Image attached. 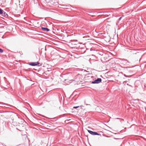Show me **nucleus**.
Instances as JSON below:
<instances>
[{
    "label": "nucleus",
    "instance_id": "obj_1",
    "mask_svg": "<svg viewBox=\"0 0 146 146\" xmlns=\"http://www.w3.org/2000/svg\"><path fill=\"white\" fill-rule=\"evenodd\" d=\"M102 81V79L101 78H98L94 81H92L91 83L92 84H98L100 83Z\"/></svg>",
    "mask_w": 146,
    "mask_h": 146
},
{
    "label": "nucleus",
    "instance_id": "obj_2",
    "mask_svg": "<svg viewBox=\"0 0 146 146\" xmlns=\"http://www.w3.org/2000/svg\"><path fill=\"white\" fill-rule=\"evenodd\" d=\"M122 63L124 65H128L131 63L127 60L122 59L121 61Z\"/></svg>",
    "mask_w": 146,
    "mask_h": 146
},
{
    "label": "nucleus",
    "instance_id": "obj_3",
    "mask_svg": "<svg viewBox=\"0 0 146 146\" xmlns=\"http://www.w3.org/2000/svg\"><path fill=\"white\" fill-rule=\"evenodd\" d=\"M88 132L92 135H100V134L98 133L97 132H94L90 130H88Z\"/></svg>",
    "mask_w": 146,
    "mask_h": 146
},
{
    "label": "nucleus",
    "instance_id": "obj_4",
    "mask_svg": "<svg viewBox=\"0 0 146 146\" xmlns=\"http://www.w3.org/2000/svg\"><path fill=\"white\" fill-rule=\"evenodd\" d=\"M39 64L40 63L38 62H31L29 63V65L33 66H36Z\"/></svg>",
    "mask_w": 146,
    "mask_h": 146
},
{
    "label": "nucleus",
    "instance_id": "obj_5",
    "mask_svg": "<svg viewBox=\"0 0 146 146\" xmlns=\"http://www.w3.org/2000/svg\"><path fill=\"white\" fill-rule=\"evenodd\" d=\"M41 29L42 30L44 31L48 32L50 31L49 29L46 27H42Z\"/></svg>",
    "mask_w": 146,
    "mask_h": 146
},
{
    "label": "nucleus",
    "instance_id": "obj_6",
    "mask_svg": "<svg viewBox=\"0 0 146 146\" xmlns=\"http://www.w3.org/2000/svg\"><path fill=\"white\" fill-rule=\"evenodd\" d=\"M1 15L2 16L4 17H7L8 16V14L4 11L3 12V13H2V14H1Z\"/></svg>",
    "mask_w": 146,
    "mask_h": 146
},
{
    "label": "nucleus",
    "instance_id": "obj_7",
    "mask_svg": "<svg viewBox=\"0 0 146 146\" xmlns=\"http://www.w3.org/2000/svg\"><path fill=\"white\" fill-rule=\"evenodd\" d=\"M2 104L4 105V107H8V106H10V107L11 106V105H10L9 104Z\"/></svg>",
    "mask_w": 146,
    "mask_h": 146
},
{
    "label": "nucleus",
    "instance_id": "obj_8",
    "mask_svg": "<svg viewBox=\"0 0 146 146\" xmlns=\"http://www.w3.org/2000/svg\"><path fill=\"white\" fill-rule=\"evenodd\" d=\"M4 11L1 8H0V15H1L3 13Z\"/></svg>",
    "mask_w": 146,
    "mask_h": 146
},
{
    "label": "nucleus",
    "instance_id": "obj_9",
    "mask_svg": "<svg viewBox=\"0 0 146 146\" xmlns=\"http://www.w3.org/2000/svg\"><path fill=\"white\" fill-rule=\"evenodd\" d=\"M131 52H132L133 54H136V52H137L135 50H133L131 51Z\"/></svg>",
    "mask_w": 146,
    "mask_h": 146
},
{
    "label": "nucleus",
    "instance_id": "obj_10",
    "mask_svg": "<svg viewBox=\"0 0 146 146\" xmlns=\"http://www.w3.org/2000/svg\"><path fill=\"white\" fill-rule=\"evenodd\" d=\"M3 52V50L1 48H0V53H2Z\"/></svg>",
    "mask_w": 146,
    "mask_h": 146
},
{
    "label": "nucleus",
    "instance_id": "obj_11",
    "mask_svg": "<svg viewBox=\"0 0 146 146\" xmlns=\"http://www.w3.org/2000/svg\"><path fill=\"white\" fill-rule=\"evenodd\" d=\"M79 106H74L73 107V108H78Z\"/></svg>",
    "mask_w": 146,
    "mask_h": 146
},
{
    "label": "nucleus",
    "instance_id": "obj_12",
    "mask_svg": "<svg viewBox=\"0 0 146 146\" xmlns=\"http://www.w3.org/2000/svg\"><path fill=\"white\" fill-rule=\"evenodd\" d=\"M122 18V17H120L119 18V21Z\"/></svg>",
    "mask_w": 146,
    "mask_h": 146
},
{
    "label": "nucleus",
    "instance_id": "obj_13",
    "mask_svg": "<svg viewBox=\"0 0 146 146\" xmlns=\"http://www.w3.org/2000/svg\"><path fill=\"white\" fill-rule=\"evenodd\" d=\"M124 76H125V77H128V76L126 75H125V74H124Z\"/></svg>",
    "mask_w": 146,
    "mask_h": 146
},
{
    "label": "nucleus",
    "instance_id": "obj_14",
    "mask_svg": "<svg viewBox=\"0 0 146 146\" xmlns=\"http://www.w3.org/2000/svg\"><path fill=\"white\" fill-rule=\"evenodd\" d=\"M45 51H46V47L45 48Z\"/></svg>",
    "mask_w": 146,
    "mask_h": 146
},
{
    "label": "nucleus",
    "instance_id": "obj_15",
    "mask_svg": "<svg viewBox=\"0 0 146 146\" xmlns=\"http://www.w3.org/2000/svg\"><path fill=\"white\" fill-rule=\"evenodd\" d=\"M86 106H87V105H90V104H86Z\"/></svg>",
    "mask_w": 146,
    "mask_h": 146
},
{
    "label": "nucleus",
    "instance_id": "obj_16",
    "mask_svg": "<svg viewBox=\"0 0 146 146\" xmlns=\"http://www.w3.org/2000/svg\"><path fill=\"white\" fill-rule=\"evenodd\" d=\"M82 106H80V107H82Z\"/></svg>",
    "mask_w": 146,
    "mask_h": 146
}]
</instances>
